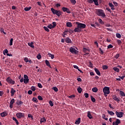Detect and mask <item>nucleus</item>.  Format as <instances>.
<instances>
[{
  "label": "nucleus",
  "mask_w": 125,
  "mask_h": 125,
  "mask_svg": "<svg viewBox=\"0 0 125 125\" xmlns=\"http://www.w3.org/2000/svg\"><path fill=\"white\" fill-rule=\"evenodd\" d=\"M76 24L77 25V26L74 30L75 33H81V31L83 29H85L86 27V25H85V24L82 23L78 21L76 22Z\"/></svg>",
  "instance_id": "f257e3e1"
},
{
  "label": "nucleus",
  "mask_w": 125,
  "mask_h": 125,
  "mask_svg": "<svg viewBox=\"0 0 125 125\" xmlns=\"http://www.w3.org/2000/svg\"><path fill=\"white\" fill-rule=\"evenodd\" d=\"M45 64L48 67H49V68H51V66H50V62H49V61L48 60H46L45 61Z\"/></svg>",
  "instance_id": "aec40b11"
},
{
  "label": "nucleus",
  "mask_w": 125,
  "mask_h": 125,
  "mask_svg": "<svg viewBox=\"0 0 125 125\" xmlns=\"http://www.w3.org/2000/svg\"><path fill=\"white\" fill-rule=\"evenodd\" d=\"M67 33H68V29L65 30V31L63 32V35H64V36H63V38H65V36L67 35Z\"/></svg>",
  "instance_id": "4c0bfd02"
},
{
  "label": "nucleus",
  "mask_w": 125,
  "mask_h": 125,
  "mask_svg": "<svg viewBox=\"0 0 125 125\" xmlns=\"http://www.w3.org/2000/svg\"><path fill=\"white\" fill-rule=\"evenodd\" d=\"M98 21H99L100 24H101V25H104V21H102V19H99Z\"/></svg>",
  "instance_id": "cd10ccee"
},
{
  "label": "nucleus",
  "mask_w": 125,
  "mask_h": 125,
  "mask_svg": "<svg viewBox=\"0 0 125 125\" xmlns=\"http://www.w3.org/2000/svg\"><path fill=\"white\" fill-rule=\"evenodd\" d=\"M77 91H78L79 93H82V91H83V89L81 87H79L77 88Z\"/></svg>",
  "instance_id": "7c9ffc66"
},
{
  "label": "nucleus",
  "mask_w": 125,
  "mask_h": 125,
  "mask_svg": "<svg viewBox=\"0 0 125 125\" xmlns=\"http://www.w3.org/2000/svg\"><path fill=\"white\" fill-rule=\"evenodd\" d=\"M91 100L93 103H95V102L96 101V100H95V98L93 97V96H91Z\"/></svg>",
  "instance_id": "2f4dec72"
},
{
  "label": "nucleus",
  "mask_w": 125,
  "mask_h": 125,
  "mask_svg": "<svg viewBox=\"0 0 125 125\" xmlns=\"http://www.w3.org/2000/svg\"><path fill=\"white\" fill-rule=\"evenodd\" d=\"M92 91H93V92H97L98 91V89L97 87H95L92 89Z\"/></svg>",
  "instance_id": "b1692460"
},
{
  "label": "nucleus",
  "mask_w": 125,
  "mask_h": 125,
  "mask_svg": "<svg viewBox=\"0 0 125 125\" xmlns=\"http://www.w3.org/2000/svg\"><path fill=\"white\" fill-rule=\"evenodd\" d=\"M83 52H86V51L87 50V49H86V48H83Z\"/></svg>",
  "instance_id": "774afa93"
},
{
  "label": "nucleus",
  "mask_w": 125,
  "mask_h": 125,
  "mask_svg": "<svg viewBox=\"0 0 125 125\" xmlns=\"http://www.w3.org/2000/svg\"><path fill=\"white\" fill-rule=\"evenodd\" d=\"M56 15H57L58 17H60V15H62V12L61 11L59 10L58 12L56 14Z\"/></svg>",
  "instance_id": "c85d7f7f"
},
{
  "label": "nucleus",
  "mask_w": 125,
  "mask_h": 125,
  "mask_svg": "<svg viewBox=\"0 0 125 125\" xmlns=\"http://www.w3.org/2000/svg\"><path fill=\"white\" fill-rule=\"evenodd\" d=\"M94 69L97 75H98V76H101V73H100V71H99V70H98V69L96 68H94Z\"/></svg>",
  "instance_id": "f8f14e48"
},
{
  "label": "nucleus",
  "mask_w": 125,
  "mask_h": 125,
  "mask_svg": "<svg viewBox=\"0 0 125 125\" xmlns=\"http://www.w3.org/2000/svg\"><path fill=\"white\" fill-rule=\"evenodd\" d=\"M24 61H25V62H26V63H28V62H29V59H28V58L25 57L24 59Z\"/></svg>",
  "instance_id": "603ef678"
},
{
  "label": "nucleus",
  "mask_w": 125,
  "mask_h": 125,
  "mask_svg": "<svg viewBox=\"0 0 125 125\" xmlns=\"http://www.w3.org/2000/svg\"><path fill=\"white\" fill-rule=\"evenodd\" d=\"M52 89H53L55 92H57L58 91V88L57 87H53Z\"/></svg>",
  "instance_id": "a19ab883"
},
{
  "label": "nucleus",
  "mask_w": 125,
  "mask_h": 125,
  "mask_svg": "<svg viewBox=\"0 0 125 125\" xmlns=\"http://www.w3.org/2000/svg\"><path fill=\"white\" fill-rule=\"evenodd\" d=\"M13 120L15 121L16 122V125H19V122H18V120L16 119L15 117H13Z\"/></svg>",
  "instance_id": "bb28decb"
},
{
  "label": "nucleus",
  "mask_w": 125,
  "mask_h": 125,
  "mask_svg": "<svg viewBox=\"0 0 125 125\" xmlns=\"http://www.w3.org/2000/svg\"><path fill=\"white\" fill-rule=\"evenodd\" d=\"M113 70H114V71H115V72H117V73H119V72H120V69H119L117 67H113Z\"/></svg>",
  "instance_id": "5701e85b"
},
{
  "label": "nucleus",
  "mask_w": 125,
  "mask_h": 125,
  "mask_svg": "<svg viewBox=\"0 0 125 125\" xmlns=\"http://www.w3.org/2000/svg\"><path fill=\"white\" fill-rule=\"evenodd\" d=\"M48 55L49 56V57H51V59H54V55L50 53H48Z\"/></svg>",
  "instance_id": "c756f323"
},
{
  "label": "nucleus",
  "mask_w": 125,
  "mask_h": 125,
  "mask_svg": "<svg viewBox=\"0 0 125 125\" xmlns=\"http://www.w3.org/2000/svg\"><path fill=\"white\" fill-rule=\"evenodd\" d=\"M0 32H1V33H3L4 35H6V32H4V29L1 28Z\"/></svg>",
  "instance_id": "de8ad7c7"
},
{
  "label": "nucleus",
  "mask_w": 125,
  "mask_h": 125,
  "mask_svg": "<svg viewBox=\"0 0 125 125\" xmlns=\"http://www.w3.org/2000/svg\"><path fill=\"white\" fill-rule=\"evenodd\" d=\"M69 51L70 52H71V53H72L73 54H76V55L77 54H78V53H79V51L76 50V49H75V48H73V47H70L69 49Z\"/></svg>",
  "instance_id": "20e7f679"
},
{
  "label": "nucleus",
  "mask_w": 125,
  "mask_h": 125,
  "mask_svg": "<svg viewBox=\"0 0 125 125\" xmlns=\"http://www.w3.org/2000/svg\"><path fill=\"white\" fill-rule=\"evenodd\" d=\"M31 9H32V7H25V8H24V11H29V10H31Z\"/></svg>",
  "instance_id": "473e14b6"
},
{
  "label": "nucleus",
  "mask_w": 125,
  "mask_h": 125,
  "mask_svg": "<svg viewBox=\"0 0 125 125\" xmlns=\"http://www.w3.org/2000/svg\"><path fill=\"white\" fill-rule=\"evenodd\" d=\"M6 81L9 83H10L11 84H14L15 83V81H13V80L11 79L10 77H8L6 79Z\"/></svg>",
  "instance_id": "0eeeda50"
},
{
  "label": "nucleus",
  "mask_w": 125,
  "mask_h": 125,
  "mask_svg": "<svg viewBox=\"0 0 125 125\" xmlns=\"http://www.w3.org/2000/svg\"><path fill=\"white\" fill-rule=\"evenodd\" d=\"M108 5H109V6L110 7H111V9L112 10H115V8H114V7H115V6L113 4V3H112L111 2H109Z\"/></svg>",
  "instance_id": "dca6fc26"
},
{
  "label": "nucleus",
  "mask_w": 125,
  "mask_h": 125,
  "mask_svg": "<svg viewBox=\"0 0 125 125\" xmlns=\"http://www.w3.org/2000/svg\"><path fill=\"white\" fill-rule=\"evenodd\" d=\"M46 122V119L44 117H43L42 119H41L40 123L42 124V123H45Z\"/></svg>",
  "instance_id": "393cba45"
},
{
  "label": "nucleus",
  "mask_w": 125,
  "mask_h": 125,
  "mask_svg": "<svg viewBox=\"0 0 125 125\" xmlns=\"http://www.w3.org/2000/svg\"><path fill=\"white\" fill-rule=\"evenodd\" d=\"M70 1L71 3H73V4H76V3H77L76 0H70Z\"/></svg>",
  "instance_id": "8fccbe9b"
},
{
  "label": "nucleus",
  "mask_w": 125,
  "mask_h": 125,
  "mask_svg": "<svg viewBox=\"0 0 125 125\" xmlns=\"http://www.w3.org/2000/svg\"><path fill=\"white\" fill-rule=\"evenodd\" d=\"M62 10L63 12H66L67 13H68L69 14H70V13H71V11H70V10L69 9H68V8H67V7H63L62 8Z\"/></svg>",
  "instance_id": "6e6552de"
},
{
  "label": "nucleus",
  "mask_w": 125,
  "mask_h": 125,
  "mask_svg": "<svg viewBox=\"0 0 125 125\" xmlns=\"http://www.w3.org/2000/svg\"><path fill=\"white\" fill-rule=\"evenodd\" d=\"M120 94L121 95V96H124L125 97V93L124 91H120Z\"/></svg>",
  "instance_id": "c9c22d12"
},
{
  "label": "nucleus",
  "mask_w": 125,
  "mask_h": 125,
  "mask_svg": "<svg viewBox=\"0 0 125 125\" xmlns=\"http://www.w3.org/2000/svg\"><path fill=\"white\" fill-rule=\"evenodd\" d=\"M120 57V54H117L115 56L114 58H115L116 59H118Z\"/></svg>",
  "instance_id": "13d9d810"
},
{
  "label": "nucleus",
  "mask_w": 125,
  "mask_h": 125,
  "mask_svg": "<svg viewBox=\"0 0 125 125\" xmlns=\"http://www.w3.org/2000/svg\"><path fill=\"white\" fill-rule=\"evenodd\" d=\"M15 103V100H14V99H13L11 100L9 105V107L11 109H12V108H13V104H14Z\"/></svg>",
  "instance_id": "1a4fd4ad"
},
{
  "label": "nucleus",
  "mask_w": 125,
  "mask_h": 125,
  "mask_svg": "<svg viewBox=\"0 0 125 125\" xmlns=\"http://www.w3.org/2000/svg\"><path fill=\"white\" fill-rule=\"evenodd\" d=\"M16 116L18 119H21V118L25 117V114L22 112H19L16 114Z\"/></svg>",
  "instance_id": "39448f33"
},
{
  "label": "nucleus",
  "mask_w": 125,
  "mask_h": 125,
  "mask_svg": "<svg viewBox=\"0 0 125 125\" xmlns=\"http://www.w3.org/2000/svg\"><path fill=\"white\" fill-rule=\"evenodd\" d=\"M103 70H107V69H108V66L103 65Z\"/></svg>",
  "instance_id": "3c124183"
},
{
  "label": "nucleus",
  "mask_w": 125,
  "mask_h": 125,
  "mask_svg": "<svg viewBox=\"0 0 125 125\" xmlns=\"http://www.w3.org/2000/svg\"><path fill=\"white\" fill-rule=\"evenodd\" d=\"M75 96L74 95H72L69 96V98H71V99L75 98Z\"/></svg>",
  "instance_id": "69168bd1"
},
{
  "label": "nucleus",
  "mask_w": 125,
  "mask_h": 125,
  "mask_svg": "<svg viewBox=\"0 0 125 125\" xmlns=\"http://www.w3.org/2000/svg\"><path fill=\"white\" fill-rule=\"evenodd\" d=\"M87 117H88V118H89L90 120H91V119L93 118V117H92V115H91V113H90V111L87 112Z\"/></svg>",
  "instance_id": "2eb2a0df"
},
{
  "label": "nucleus",
  "mask_w": 125,
  "mask_h": 125,
  "mask_svg": "<svg viewBox=\"0 0 125 125\" xmlns=\"http://www.w3.org/2000/svg\"><path fill=\"white\" fill-rule=\"evenodd\" d=\"M93 2H94L96 5H99L98 4V0H93Z\"/></svg>",
  "instance_id": "ea45409f"
},
{
  "label": "nucleus",
  "mask_w": 125,
  "mask_h": 125,
  "mask_svg": "<svg viewBox=\"0 0 125 125\" xmlns=\"http://www.w3.org/2000/svg\"><path fill=\"white\" fill-rule=\"evenodd\" d=\"M107 113L109 114V115H110V116H114L115 115V113L113 112V111H111L109 110H107Z\"/></svg>",
  "instance_id": "a878e982"
},
{
  "label": "nucleus",
  "mask_w": 125,
  "mask_h": 125,
  "mask_svg": "<svg viewBox=\"0 0 125 125\" xmlns=\"http://www.w3.org/2000/svg\"><path fill=\"white\" fill-rule=\"evenodd\" d=\"M38 99H39V100H42V97L41 96H38Z\"/></svg>",
  "instance_id": "338daca9"
},
{
  "label": "nucleus",
  "mask_w": 125,
  "mask_h": 125,
  "mask_svg": "<svg viewBox=\"0 0 125 125\" xmlns=\"http://www.w3.org/2000/svg\"><path fill=\"white\" fill-rule=\"evenodd\" d=\"M51 11H52L53 14H55H55H56L58 12V11L59 10H55V9H54V8H52L51 9Z\"/></svg>",
  "instance_id": "4468645a"
},
{
  "label": "nucleus",
  "mask_w": 125,
  "mask_h": 125,
  "mask_svg": "<svg viewBox=\"0 0 125 125\" xmlns=\"http://www.w3.org/2000/svg\"><path fill=\"white\" fill-rule=\"evenodd\" d=\"M66 26L69 28H71V27L73 26V25L72 24V22L68 21L66 22Z\"/></svg>",
  "instance_id": "412c9836"
},
{
  "label": "nucleus",
  "mask_w": 125,
  "mask_h": 125,
  "mask_svg": "<svg viewBox=\"0 0 125 125\" xmlns=\"http://www.w3.org/2000/svg\"><path fill=\"white\" fill-rule=\"evenodd\" d=\"M116 37L118 38V39H121L122 38V36L120 33H116Z\"/></svg>",
  "instance_id": "79ce46f5"
},
{
  "label": "nucleus",
  "mask_w": 125,
  "mask_h": 125,
  "mask_svg": "<svg viewBox=\"0 0 125 125\" xmlns=\"http://www.w3.org/2000/svg\"><path fill=\"white\" fill-rule=\"evenodd\" d=\"M28 94H29V95H31V94H33V91L31 90H29L28 92H27Z\"/></svg>",
  "instance_id": "052dcab7"
},
{
  "label": "nucleus",
  "mask_w": 125,
  "mask_h": 125,
  "mask_svg": "<svg viewBox=\"0 0 125 125\" xmlns=\"http://www.w3.org/2000/svg\"><path fill=\"white\" fill-rule=\"evenodd\" d=\"M68 33H69V34H73V33H74V31L72 30V29H68Z\"/></svg>",
  "instance_id": "6e6d98bb"
},
{
  "label": "nucleus",
  "mask_w": 125,
  "mask_h": 125,
  "mask_svg": "<svg viewBox=\"0 0 125 125\" xmlns=\"http://www.w3.org/2000/svg\"><path fill=\"white\" fill-rule=\"evenodd\" d=\"M81 124V118L77 119L75 122V125H80Z\"/></svg>",
  "instance_id": "6ab92c4d"
},
{
  "label": "nucleus",
  "mask_w": 125,
  "mask_h": 125,
  "mask_svg": "<svg viewBox=\"0 0 125 125\" xmlns=\"http://www.w3.org/2000/svg\"><path fill=\"white\" fill-rule=\"evenodd\" d=\"M47 28H49V29H53V26L52 25V24H50L47 26Z\"/></svg>",
  "instance_id": "a18cd8bd"
},
{
  "label": "nucleus",
  "mask_w": 125,
  "mask_h": 125,
  "mask_svg": "<svg viewBox=\"0 0 125 125\" xmlns=\"http://www.w3.org/2000/svg\"><path fill=\"white\" fill-rule=\"evenodd\" d=\"M43 29H44V30H45V31H46V32H49V30L48 29V27H47L46 26H44Z\"/></svg>",
  "instance_id": "49530a36"
},
{
  "label": "nucleus",
  "mask_w": 125,
  "mask_h": 125,
  "mask_svg": "<svg viewBox=\"0 0 125 125\" xmlns=\"http://www.w3.org/2000/svg\"><path fill=\"white\" fill-rule=\"evenodd\" d=\"M113 98L117 103H120V97H118L117 96H114Z\"/></svg>",
  "instance_id": "9d476101"
},
{
  "label": "nucleus",
  "mask_w": 125,
  "mask_h": 125,
  "mask_svg": "<svg viewBox=\"0 0 125 125\" xmlns=\"http://www.w3.org/2000/svg\"><path fill=\"white\" fill-rule=\"evenodd\" d=\"M30 89H31V90H32V91H35L36 87L34 86H32L30 88Z\"/></svg>",
  "instance_id": "37998d69"
},
{
  "label": "nucleus",
  "mask_w": 125,
  "mask_h": 125,
  "mask_svg": "<svg viewBox=\"0 0 125 125\" xmlns=\"http://www.w3.org/2000/svg\"><path fill=\"white\" fill-rule=\"evenodd\" d=\"M99 51H100V54H104V52H103V50L101 49V48H99Z\"/></svg>",
  "instance_id": "bf43d9fd"
},
{
  "label": "nucleus",
  "mask_w": 125,
  "mask_h": 125,
  "mask_svg": "<svg viewBox=\"0 0 125 125\" xmlns=\"http://www.w3.org/2000/svg\"><path fill=\"white\" fill-rule=\"evenodd\" d=\"M96 14L98 16H101V17H103V18H105L106 17V15H105L104 11L102 9H96Z\"/></svg>",
  "instance_id": "f03ea898"
},
{
  "label": "nucleus",
  "mask_w": 125,
  "mask_h": 125,
  "mask_svg": "<svg viewBox=\"0 0 125 125\" xmlns=\"http://www.w3.org/2000/svg\"><path fill=\"white\" fill-rule=\"evenodd\" d=\"M65 41L67 43H72V41L71 40V39L69 38L68 37H67L65 39Z\"/></svg>",
  "instance_id": "9b49d317"
},
{
  "label": "nucleus",
  "mask_w": 125,
  "mask_h": 125,
  "mask_svg": "<svg viewBox=\"0 0 125 125\" xmlns=\"http://www.w3.org/2000/svg\"><path fill=\"white\" fill-rule=\"evenodd\" d=\"M113 46L112 44H109L107 46V48H113Z\"/></svg>",
  "instance_id": "e2e57ef3"
},
{
  "label": "nucleus",
  "mask_w": 125,
  "mask_h": 125,
  "mask_svg": "<svg viewBox=\"0 0 125 125\" xmlns=\"http://www.w3.org/2000/svg\"><path fill=\"white\" fill-rule=\"evenodd\" d=\"M105 117H106V115H105V114H104L103 115V119H104V120H105V121H108V118H105Z\"/></svg>",
  "instance_id": "4d7b16f0"
},
{
  "label": "nucleus",
  "mask_w": 125,
  "mask_h": 125,
  "mask_svg": "<svg viewBox=\"0 0 125 125\" xmlns=\"http://www.w3.org/2000/svg\"><path fill=\"white\" fill-rule=\"evenodd\" d=\"M7 53H8V50L7 49H5L3 51V54H4V55H5V54H7Z\"/></svg>",
  "instance_id": "58836bf2"
},
{
  "label": "nucleus",
  "mask_w": 125,
  "mask_h": 125,
  "mask_svg": "<svg viewBox=\"0 0 125 125\" xmlns=\"http://www.w3.org/2000/svg\"><path fill=\"white\" fill-rule=\"evenodd\" d=\"M13 44V38H11L9 42V45L11 46Z\"/></svg>",
  "instance_id": "f704fd0d"
},
{
  "label": "nucleus",
  "mask_w": 125,
  "mask_h": 125,
  "mask_svg": "<svg viewBox=\"0 0 125 125\" xmlns=\"http://www.w3.org/2000/svg\"><path fill=\"white\" fill-rule=\"evenodd\" d=\"M84 96L86 98H88V93H84Z\"/></svg>",
  "instance_id": "0e129e2a"
},
{
  "label": "nucleus",
  "mask_w": 125,
  "mask_h": 125,
  "mask_svg": "<svg viewBox=\"0 0 125 125\" xmlns=\"http://www.w3.org/2000/svg\"><path fill=\"white\" fill-rule=\"evenodd\" d=\"M32 101H33V102H35V103H38V99H37L36 97H33L32 99Z\"/></svg>",
  "instance_id": "e433bc0d"
},
{
  "label": "nucleus",
  "mask_w": 125,
  "mask_h": 125,
  "mask_svg": "<svg viewBox=\"0 0 125 125\" xmlns=\"http://www.w3.org/2000/svg\"><path fill=\"white\" fill-rule=\"evenodd\" d=\"M53 24V28H55V27H56V22H52Z\"/></svg>",
  "instance_id": "680f3d73"
},
{
  "label": "nucleus",
  "mask_w": 125,
  "mask_h": 125,
  "mask_svg": "<svg viewBox=\"0 0 125 125\" xmlns=\"http://www.w3.org/2000/svg\"><path fill=\"white\" fill-rule=\"evenodd\" d=\"M37 58L39 60H40V59H42V55H41L40 54L38 55L37 56Z\"/></svg>",
  "instance_id": "5fc2aeb1"
},
{
  "label": "nucleus",
  "mask_w": 125,
  "mask_h": 125,
  "mask_svg": "<svg viewBox=\"0 0 125 125\" xmlns=\"http://www.w3.org/2000/svg\"><path fill=\"white\" fill-rule=\"evenodd\" d=\"M115 114L118 118H123L124 116V112L116 111Z\"/></svg>",
  "instance_id": "423d86ee"
},
{
  "label": "nucleus",
  "mask_w": 125,
  "mask_h": 125,
  "mask_svg": "<svg viewBox=\"0 0 125 125\" xmlns=\"http://www.w3.org/2000/svg\"><path fill=\"white\" fill-rule=\"evenodd\" d=\"M23 82H24V83H29V79H23Z\"/></svg>",
  "instance_id": "09e8293b"
},
{
  "label": "nucleus",
  "mask_w": 125,
  "mask_h": 125,
  "mask_svg": "<svg viewBox=\"0 0 125 125\" xmlns=\"http://www.w3.org/2000/svg\"><path fill=\"white\" fill-rule=\"evenodd\" d=\"M7 115V113H6V112H5V111H4L0 113V116H1V117H2V118H3L4 117H6Z\"/></svg>",
  "instance_id": "f3484780"
},
{
  "label": "nucleus",
  "mask_w": 125,
  "mask_h": 125,
  "mask_svg": "<svg viewBox=\"0 0 125 125\" xmlns=\"http://www.w3.org/2000/svg\"><path fill=\"white\" fill-rule=\"evenodd\" d=\"M104 93V95H107V94H110V87L105 86L103 90Z\"/></svg>",
  "instance_id": "7ed1b4c3"
},
{
  "label": "nucleus",
  "mask_w": 125,
  "mask_h": 125,
  "mask_svg": "<svg viewBox=\"0 0 125 125\" xmlns=\"http://www.w3.org/2000/svg\"><path fill=\"white\" fill-rule=\"evenodd\" d=\"M15 92H16V90H14V89L13 88H12L11 90V91H10L11 96H14V93H15Z\"/></svg>",
  "instance_id": "ddd939ff"
},
{
  "label": "nucleus",
  "mask_w": 125,
  "mask_h": 125,
  "mask_svg": "<svg viewBox=\"0 0 125 125\" xmlns=\"http://www.w3.org/2000/svg\"><path fill=\"white\" fill-rule=\"evenodd\" d=\"M73 67L75 69H77V70H78V71L79 72H80V73H83V71H82V70L80 69V68H79V66H78L77 65H73Z\"/></svg>",
  "instance_id": "4be33fe9"
},
{
  "label": "nucleus",
  "mask_w": 125,
  "mask_h": 125,
  "mask_svg": "<svg viewBox=\"0 0 125 125\" xmlns=\"http://www.w3.org/2000/svg\"><path fill=\"white\" fill-rule=\"evenodd\" d=\"M49 104L51 107H53V103L52 102V101H49Z\"/></svg>",
  "instance_id": "c03bdc74"
},
{
  "label": "nucleus",
  "mask_w": 125,
  "mask_h": 125,
  "mask_svg": "<svg viewBox=\"0 0 125 125\" xmlns=\"http://www.w3.org/2000/svg\"><path fill=\"white\" fill-rule=\"evenodd\" d=\"M16 104L18 105H21V104H23V102H22V101H18Z\"/></svg>",
  "instance_id": "72a5a7b5"
},
{
  "label": "nucleus",
  "mask_w": 125,
  "mask_h": 125,
  "mask_svg": "<svg viewBox=\"0 0 125 125\" xmlns=\"http://www.w3.org/2000/svg\"><path fill=\"white\" fill-rule=\"evenodd\" d=\"M38 86L39 87V88H42V83H38Z\"/></svg>",
  "instance_id": "864d4df0"
},
{
  "label": "nucleus",
  "mask_w": 125,
  "mask_h": 125,
  "mask_svg": "<svg viewBox=\"0 0 125 125\" xmlns=\"http://www.w3.org/2000/svg\"><path fill=\"white\" fill-rule=\"evenodd\" d=\"M33 44H34V42H28V45L29 46H30L32 48H35V46H34Z\"/></svg>",
  "instance_id": "a211bd4d"
}]
</instances>
